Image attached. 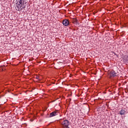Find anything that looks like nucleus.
I'll use <instances>...</instances> for the list:
<instances>
[{
  "label": "nucleus",
  "instance_id": "20e7f679",
  "mask_svg": "<svg viewBox=\"0 0 128 128\" xmlns=\"http://www.w3.org/2000/svg\"><path fill=\"white\" fill-rule=\"evenodd\" d=\"M116 74H118V73L116 72L114 70L110 72V78H114V76H116Z\"/></svg>",
  "mask_w": 128,
  "mask_h": 128
},
{
  "label": "nucleus",
  "instance_id": "1a4fd4ad",
  "mask_svg": "<svg viewBox=\"0 0 128 128\" xmlns=\"http://www.w3.org/2000/svg\"><path fill=\"white\" fill-rule=\"evenodd\" d=\"M36 78H37L38 80V76H37V77Z\"/></svg>",
  "mask_w": 128,
  "mask_h": 128
},
{
  "label": "nucleus",
  "instance_id": "f03ea898",
  "mask_svg": "<svg viewBox=\"0 0 128 128\" xmlns=\"http://www.w3.org/2000/svg\"><path fill=\"white\" fill-rule=\"evenodd\" d=\"M61 124L64 128H68L70 124V122H68V120H64L61 122Z\"/></svg>",
  "mask_w": 128,
  "mask_h": 128
},
{
  "label": "nucleus",
  "instance_id": "6e6552de",
  "mask_svg": "<svg viewBox=\"0 0 128 128\" xmlns=\"http://www.w3.org/2000/svg\"><path fill=\"white\" fill-rule=\"evenodd\" d=\"M76 24H78V20H76Z\"/></svg>",
  "mask_w": 128,
  "mask_h": 128
},
{
  "label": "nucleus",
  "instance_id": "f257e3e1",
  "mask_svg": "<svg viewBox=\"0 0 128 128\" xmlns=\"http://www.w3.org/2000/svg\"><path fill=\"white\" fill-rule=\"evenodd\" d=\"M26 6V0H19L16 3V10L21 12L23 8H24Z\"/></svg>",
  "mask_w": 128,
  "mask_h": 128
},
{
  "label": "nucleus",
  "instance_id": "39448f33",
  "mask_svg": "<svg viewBox=\"0 0 128 128\" xmlns=\"http://www.w3.org/2000/svg\"><path fill=\"white\" fill-rule=\"evenodd\" d=\"M62 24L65 26H68V24H70V21H68V20L66 19L64 20L62 22Z\"/></svg>",
  "mask_w": 128,
  "mask_h": 128
},
{
  "label": "nucleus",
  "instance_id": "0eeeda50",
  "mask_svg": "<svg viewBox=\"0 0 128 128\" xmlns=\"http://www.w3.org/2000/svg\"><path fill=\"white\" fill-rule=\"evenodd\" d=\"M67 50H68V52H70V49H68Z\"/></svg>",
  "mask_w": 128,
  "mask_h": 128
},
{
  "label": "nucleus",
  "instance_id": "7ed1b4c3",
  "mask_svg": "<svg viewBox=\"0 0 128 128\" xmlns=\"http://www.w3.org/2000/svg\"><path fill=\"white\" fill-rule=\"evenodd\" d=\"M58 112L54 111L50 114L49 118H52L53 116H58Z\"/></svg>",
  "mask_w": 128,
  "mask_h": 128
},
{
  "label": "nucleus",
  "instance_id": "423d86ee",
  "mask_svg": "<svg viewBox=\"0 0 128 128\" xmlns=\"http://www.w3.org/2000/svg\"><path fill=\"white\" fill-rule=\"evenodd\" d=\"M126 112V111H124V110L122 109L120 111V116H124V113Z\"/></svg>",
  "mask_w": 128,
  "mask_h": 128
}]
</instances>
